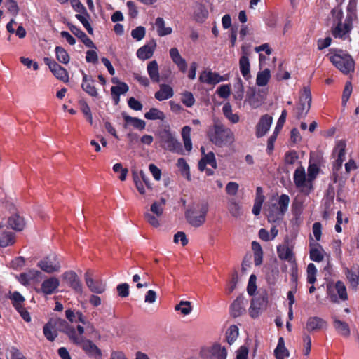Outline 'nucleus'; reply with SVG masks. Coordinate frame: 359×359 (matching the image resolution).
<instances>
[{"label": "nucleus", "mask_w": 359, "mask_h": 359, "mask_svg": "<svg viewBox=\"0 0 359 359\" xmlns=\"http://www.w3.org/2000/svg\"><path fill=\"white\" fill-rule=\"evenodd\" d=\"M206 135L209 141L218 147L227 146L234 141L232 130L218 119H214L213 124L208 126Z\"/></svg>", "instance_id": "1"}, {"label": "nucleus", "mask_w": 359, "mask_h": 359, "mask_svg": "<svg viewBox=\"0 0 359 359\" xmlns=\"http://www.w3.org/2000/svg\"><path fill=\"white\" fill-rule=\"evenodd\" d=\"M332 65L345 75L353 73L355 71V61L347 52L337 48L330 49L327 55Z\"/></svg>", "instance_id": "2"}, {"label": "nucleus", "mask_w": 359, "mask_h": 359, "mask_svg": "<svg viewBox=\"0 0 359 359\" xmlns=\"http://www.w3.org/2000/svg\"><path fill=\"white\" fill-rule=\"evenodd\" d=\"M344 13L341 9H339L336 15L335 18L338 20L337 25L331 27V34L334 38L346 39L349 37V34L353 29V22L358 18L357 13H347L344 22L342 23Z\"/></svg>", "instance_id": "3"}, {"label": "nucleus", "mask_w": 359, "mask_h": 359, "mask_svg": "<svg viewBox=\"0 0 359 359\" xmlns=\"http://www.w3.org/2000/svg\"><path fill=\"white\" fill-rule=\"evenodd\" d=\"M208 205L206 203H198L189 207L185 212L187 222L194 227L202 226L206 220Z\"/></svg>", "instance_id": "4"}, {"label": "nucleus", "mask_w": 359, "mask_h": 359, "mask_svg": "<svg viewBox=\"0 0 359 359\" xmlns=\"http://www.w3.org/2000/svg\"><path fill=\"white\" fill-rule=\"evenodd\" d=\"M161 146L165 150L178 154H184L182 144L170 130L165 129L160 134Z\"/></svg>", "instance_id": "5"}, {"label": "nucleus", "mask_w": 359, "mask_h": 359, "mask_svg": "<svg viewBox=\"0 0 359 359\" xmlns=\"http://www.w3.org/2000/svg\"><path fill=\"white\" fill-rule=\"evenodd\" d=\"M311 100L310 88L309 87H304L299 97V102L294 109L297 119L299 120L306 116L311 107Z\"/></svg>", "instance_id": "6"}, {"label": "nucleus", "mask_w": 359, "mask_h": 359, "mask_svg": "<svg viewBox=\"0 0 359 359\" xmlns=\"http://www.w3.org/2000/svg\"><path fill=\"white\" fill-rule=\"evenodd\" d=\"M72 342L79 346L89 358L94 359L102 358L101 350L91 340L77 336Z\"/></svg>", "instance_id": "7"}, {"label": "nucleus", "mask_w": 359, "mask_h": 359, "mask_svg": "<svg viewBox=\"0 0 359 359\" xmlns=\"http://www.w3.org/2000/svg\"><path fill=\"white\" fill-rule=\"evenodd\" d=\"M327 293L332 303H339V299L342 301L348 299L346 287L341 280H337L334 285L327 284Z\"/></svg>", "instance_id": "8"}, {"label": "nucleus", "mask_w": 359, "mask_h": 359, "mask_svg": "<svg viewBox=\"0 0 359 359\" xmlns=\"http://www.w3.org/2000/svg\"><path fill=\"white\" fill-rule=\"evenodd\" d=\"M37 266L44 272L53 273L60 270L61 264L59 257L55 254H50L38 262Z\"/></svg>", "instance_id": "9"}, {"label": "nucleus", "mask_w": 359, "mask_h": 359, "mask_svg": "<svg viewBox=\"0 0 359 359\" xmlns=\"http://www.w3.org/2000/svg\"><path fill=\"white\" fill-rule=\"evenodd\" d=\"M200 355L204 359H226L227 351L220 344H215L210 347L202 348Z\"/></svg>", "instance_id": "10"}, {"label": "nucleus", "mask_w": 359, "mask_h": 359, "mask_svg": "<svg viewBox=\"0 0 359 359\" xmlns=\"http://www.w3.org/2000/svg\"><path fill=\"white\" fill-rule=\"evenodd\" d=\"M49 322L52 323L51 325L56 332L59 331L66 334L72 341L77 337L75 328L65 319L52 318L49 320Z\"/></svg>", "instance_id": "11"}, {"label": "nucleus", "mask_w": 359, "mask_h": 359, "mask_svg": "<svg viewBox=\"0 0 359 359\" xmlns=\"http://www.w3.org/2000/svg\"><path fill=\"white\" fill-rule=\"evenodd\" d=\"M267 304L268 294L266 292L259 294V296L252 298L249 309L250 316L253 318L258 317L260 311L266 308Z\"/></svg>", "instance_id": "12"}, {"label": "nucleus", "mask_w": 359, "mask_h": 359, "mask_svg": "<svg viewBox=\"0 0 359 359\" xmlns=\"http://www.w3.org/2000/svg\"><path fill=\"white\" fill-rule=\"evenodd\" d=\"M294 182L301 192L308 194L312 189L311 182L306 180V173L303 167L297 168L294 173Z\"/></svg>", "instance_id": "13"}, {"label": "nucleus", "mask_w": 359, "mask_h": 359, "mask_svg": "<svg viewBox=\"0 0 359 359\" xmlns=\"http://www.w3.org/2000/svg\"><path fill=\"white\" fill-rule=\"evenodd\" d=\"M44 62L48 66L50 70L52 72L53 75L58 79L67 82L69 80V74L66 69L60 66L55 60L49 58L44 57Z\"/></svg>", "instance_id": "14"}, {"label": "nucleus", "mask_w": 359, "mask_h": 359, "mask_svg": "<svg viewBox=\"0 0 359 359\" xmlns=\"http://www.w3.org/2000/svg\"><path fill=\"white\" fill-rule=\"evenodd\" d=\"M63 280L66 281L69 287H70L75 292L81 294L83 292L82 283L77 276L73 271H68L63 273Z\"/></svg>", "instance_id": "15"}, {"label": "nucleus", "mask_w": 359, "mask_h": 359, "mask_svg": "<svg viewBox=\"0 0 359 359\" xmlns=\"http://www.w3.org/2000/svg\"><path fill=\"white\" fill-rule=\"evenodd\" d=\"M273 122V117L269 114H264L259 118L256 126V137L259 138L265 135L269 130Z\"/></svg>", "instance_id": "16"}, {"label": "nucleus", "mask_w": 359, "mask_h": 359, "mask_svg": "<svg viewBox=\"0 0 359 359\" xmlns=\"http://www.w3.org/2000/svg\"><path fill=\"white\" fill-rule=\"evenodd\" d=\"M84 278L86 285L92 292L102 294L105 291V285L101 280H94L90 271L85 273Z\"/></svg>", "instance_id": "17"}, {"label": "nucleus", "mask_w": 359, "mask_h": 359, "mask_svg": "<svg viewBox=\"0 0 359 359\" xmlns=\"http://www.w3.org/2000/svg\"><path fill=\"white\" fill-rule=\"evenodd\" d=\"M201 152L202 158L198 162V170L201 172L204 171L207 164L210 165L212 168L216 169L217 168V164L215 154L212 151L205 154V148L203 147H201Z\"/></svg>", "instance_id": "18"}, {"label": "nucleus", "mask_w": 359, "mask_h": 359, "mask_svg": "<svg viewBox=\"0 0 359 359\" xmlns=\"http://www.w3.org/2000/svg\"><path fill=\"white\" fill-rule=\"evenodd\" d=\"M82 83L81 88L90 96L97 97L98 93L97 88L94 86L95 80L90 76H88L83 71H82Z\"/></svg>", "instance_id": "19"}, {"label": "nucleus", "mask_w": 359, "mask_h": 359, "mask_svg": "<svg viewBox=\"0 0 359 359\" xmlns=\"http://www.w3.org/2000/svg\"><path fill=\"white\" fill-rule=\"evenodd\" d=\"M327 327V323L318 316L309 317L306 323V330L308 332H316Z\"/></svg>", "instance_id": "20"}, {"label": "nucleus", "mask_w": 359, "mask_h": 359, "mask_svg": "<svg viewBox=\"0 0 359 359\" xmlns=\"http://www.w3.org/2000/svg\"><path fill=\"white\" fill-rule=\"evenodd\" d=\"M344 274L352 290H356L359 285V269L358 267H353L344 269Z\"/></svg>", "instance_id": "21"}, {"label": "nucleus", "mask_w": 359, "mask_h": 359, "mask_svg": "<svg viewBox=\"0 0 359 359\" xmlns=\"http://www.w3.org/2000/svg\"><path fill=\"white\" fill-rule=\"evenodd\" d=\"M324 253L325 251L320 244L313 241L309 243V257L311 260L316 262H322L324 259Z\"/></svg>", "instance_id": "22"}, {"label": "nucleus", "mask_w": 359, "mask_h": 359, "mask_svg": "<svg viewBox=\"0 0 359 359\" xmlns=\"http://www.w3.org/2000/svg\"><path fill=\"white\" fill-rule=\"evenodd\" d=\"M156 46V41L154 39L151 40L149 43L144 45L137 50V57L142 60L151 58L153 56Z\"/></svg>", "instance_id": "23"}, {"label": "nucleus", "mask_w": 359, "mask_h": 359, "mask_svg": "<svg viewBox=\"0 0 359 359\" xmlns=\"http://www.w3.org/2000/svg\"><path fill=\"white\" fill-rule=\"evenodd\" d=\"M67 26L71 32L76 37H78L86 46L88 48H96L93 41L88 38L85 32H83L79 27L72 25L70 22L67 23Z\"/></svg>", "instance_id": "24"}, {"label": "nucleus", "mask_w": 359, "mask_h": 359, "mask_svg": "<svg viewBox=\"0 0 359 359\" xmlns=\"http://www.w3.org/2000/svg\"><path fill=\"white\" fill-rule=\"evenodd\" d=\"M59 285V280L55 277H50L42 283L41 291L45 294H52L57 291Z\"/></svg>", "instance_id": "25"}, {"label": "nucleus", "mask_w": 359, "mask_h": 359, "mask_svg": "<svg viewBox=\"0 0 359 359\" xmlns=\"http://www.w3.org/2000/svg\"><path fill=\"white\" fill-rule=\"evenodd\" d=\"M122 118L125 121L124 128L132 126L134 128L142 130L145 128L146 123L144 121L136 117L129 116L126 112L121 113Z\"/></svg>", "instance_id": "26"}, {"label": "nucleus", "mask_w": 359, "mask_h": 359, "mask_svg": "<svg viewBox=\"0 0 359 359\" xmlns=\"http://www.w3.org/2000/svg\"><path fill=\"white\" fill-rule=\"evenodd\" d=\"M208 11L204 4L197 3L195 5L194 19L196 22L203 23L208 18Z\"/></svg>", "instance_id": "27"}, {"label": "nucleus", "mask_w": 359, "mask_h": 359, "mask_svg": "<svg viewBox=\"0 0 359 359\" xmlns=\"http://www.w3.org/2000/svg\"><path fill=\"white\" fill-rule=\"evenodd\" d=\"M245 299L243 295H239L231 305V314L234 318L241 316L245 312Z\"/></svg>", "instance_id": "28"}, {"label": "nucleus", "mask_w": 359, "mask_h": 359, "mask_svg": "<svg viewBox=\"0 0 359 359\" xmlns=\"http://www.w3.org/2000/svg\"><path fill=\"white\" fill-rule=\"evenodd\" d=\"M174 95L172 88L168 84H161L160 89L154 94V97L158 101L170 99Z\"/></svg>", "instance_id": "29"}, {"label": "nucleus", "mask_w": 359, "mask_h": 359, "mask_svg": "<svg viewBox=\"0 0 359 359\" xmlns=\"http://www.w3.org/2000/svg\"><path fill=\"white\" fill-rule=\"evenodd\" d=\"M147 71L149 79L153 83H159L161 81L158 65L156 60L150 61L147 64Z\"/></svg>", "instance_id": "30"}, {"label": "nucleus", "mask_w": 359, "mask_h": 359, "mask_svg": "<svg viewBox=\"0 0 359 359\" xmlns=\"http://www.w3.org/2000/svg\"><path fill=\"white\" fill-rule=\"evenodd\" d=\"M15 243V236L11 231L1 229L0 230V247L6 248Z\"/></svg>", "instance_id": "31"}, {"label": "nucleus", "mask_w": 359, "mask_h": 359, "mask_svg": "<svg viewBox=\"0 0 359 359\" xmlns=\"http://www.w3.org/2000/svg\"><path fill=\"white\" fill-rule=\"evenodd\" d=\"M9 299L11 300L13 306L18 311L21 317H22V295L19 292H9Z\"/></svg>", "instance_id": "32"}, {"label": "nucleus", "mask_w": 359, "mask_h": 359, "mask_svg": "<svg viewBox=\"0 0 359 359\" xmlns=\"http://www.w3.org/2000/svg\"><path fill=\"white\" fill-rule=\"evenodd\" d=\"M239 68L242 76L245 80H248L251 78L249 57L241 56L239 59Z\"/></svg>", "instance_id": "33"}, {"label": "nucleus", "mask_w": 359, "mask_h": 359, "mask_svg": "<svg viewBox=\"0 0 359 359\" xmlns=\"http://www.w3.org/2000/svg\"><path fill=\"white\" fill-rule=\"evenodd\" d=\"M155 26L157 33L160 36H165L170 34L172 32V29L170 27L165 26V20L163 18L158 17L155 20Z\"/></svg>", "instance_id": "34"}, {"label": "nucleus", "mask_w": 359, "mask_h": 359, "mask_svg": "<svg viewBox=\"0 0 359 359\" xmlns=\"http://www.w3.org/2000/svg\"><path fill=\"white\" fill-rule=\"evenodd\" d=\"M333 325L339 334L345 337H347L350 335V327L348 323L346 322L334 318Z\"/></svg>", "instance_id": "35"}, {"label": "nucleus", "mask_w": 359, "mask_h": 359, "mask_svg": "<svg viewBox=\"0 0 359 359\" xmlns=\"http://www.w3.org/2000/svg\"><path fill=\"white\" fill-rule=\"evenodd\" d=\"M346 146L345 142L340 140L334 149V151L337 152V158L335 163L338 167H341L345 160Z\"/></svg>", "instance_id": "36"}, {"label": "nucleus", "mask_w": 359, "mask_h": 359, "mask_svg": "<svg viewBox=\"0 0 359 359\" xmlns=\"http://www.w3.org/2000/svg\"><path fill=\"white\" fill-rule=\"evenodd\" d=\"M274 355L276 359H285L289 356V351L285 346V342L283 337L278 339L276 348L274 350Z\"/></svg>", "instance_id": "37"}, {"label": "nucleus", "mask_w": 359, "mask_h": 359, "mask_svg": "<svg viewBox=\"0 0 359 359\" xmlns=\"http://www.w3.org/2000/svg\"><path fill=\"white\" fill-rule=\"evenodd\" d=\"M290 197L288 195L283 194L278 198L277 204H273V208L279 210L280 214H285L288 209L290 203Z\"/></svg>", "instance_id": "38"}, {"label": "nucleus", "mask_w": 359, "mask_h": 359, "mask_svg": "<svg viewBox=\"0 0 359 359\" xmlns=\"http://www.w3.org/2000/svg\"><path fill=\"white\" fill-rule=\"evenodd\" d=\"M227 208L233 217H238L242 215L241 206L239 202L233 198L228 200Z\"/></svg>", "instance_id": "39"}, {"label": "nucleus", "mask_w": 359, "mask_h": 359, "mask_svg": "<svg viewBox=\"0 0 359 359\" xmlns=\"http://www.w3.org/2000/svg\"><path fill=\"white\" fill-rule=\"evenodd\" d=\"M246 101L254 109L261 105V102L256 95V90L253 88H250L246 93Z\"/></svg>", "instance_id": "40"}, {"label": "nucleus", "mask_w": 359, "mask_h": 359, "mask_svg": "<svg viewBox=\"0 0 359 359\" xmlns=\"http://www.w3.org/2000/svg\"><path fill=\"white\" fill-rule=\"evenodd\" d=\"M182 137L184 141L186 151L189 152L192 149V142L191 140V128L185 126L182 129Z\"/></svg>", "instance_id": "41"}, {"label": "nucleus", "mask_w": 359, "mask_h": 359, "mask_svg": "<svg viewBox=\"0 0 359 359\" xmlns=\"http://www.w3.org/2000/svg\"><path fill=\"white\" fill-rule=\"evenodd\" d=\"M271 78V72L269 69H265L262 72H259L257 75L256 83L259 86H266Z\"/></svg>", "instance_id": "42"}, {"label": "nucleus", "mask_w": 359, "mask_h": 359, "mask_svg": "<svg viewBox=\"0 0 359 359\" xmlns=\"http://www.w3.org/2000/svg\"><path fill=\"white\" fill-rule=\"evenodd\" d=\"M177 165L179 168L182 175H183L188 181H191V178L189 165H188L186 160L183 158H179L177 160Z\"/></svg>", "instance_id": "43"}, {"label": "nucleus", "mask_w": 359, "mask_h": 359, "mask_svg": "<svg viewBox=\"0 0 359 359\" xmlns=\"http://www.w3.org/2000/svg\"><path fill=\"white\" fill-rule=\"evenodd\" d=\"M144 118L148 120L163 121L165 116L163 111L157 108H151L148 112L144 114Z\"/></svg>", "instance_id": "44"}, {"label": "nucleus", "mask_w": 359, "mask_h": 359, "mask_svg": "<svg viewBox=\"0 0 359 359\" xmlns=\"http://www.w3.org/2000/svg\"><path fill=\"white\" fill-rule=\"evenodd\" d=\"M51 322L48 321L47 323L45 324L43 328V332L45 337L50 341H53L55 338L57 337V333L54 330L53 327L51 325Z\"/></svg>", "instance_id": "45"}, {"label": "nucleus", "mask_w": 359, "mask_h": 359, "mask_svg": "<svg viewBox=\"0 0 359 359\" xmlns=\"http://www.w3.org/2000/svg\"><path fill=\"white\" fill-rule=\"evenodd\" d=\"M277 252L279 258L282 260H287L290 262L294 258L292 250L289 247H278L277 248Z\"/></svg>", "instance_id": "46"}, {"label": "nucleus", "mask_w": 359, "mask_h": 359, "mask_svg": "<svg viewBox=\"0 0 359 359\" xmlns=\"http://www.w3.org/2000/svg\"><path fill=\"white\" fill-rule=\"evenodd\" d=\"M55 55L57 60L63 64H68L70 60V57L66 50L61 46H56L55 49Z\"/></svg>", "instance_id": "47"}, {"label": "nucleus", "mask_w": 359, "mask_h": 359, "mask_svg": "<svg viewBox=\"0 0 359 359\" xmlns=\"http://www.w3.org/2000/svg\"><path fill=\"white\" fill-rule=\"evenodd\" d=\"M238 337V328L236 325H231L226 332V341L231 345Z\"/></svg>", "instance_id": "48"}, {"label": "nucleus", "mask_w": 359, "mask_h": 359, "mask_svg": "<svg viewBox=\"0 0 359 359\" xmlns=\"http://www.w3.org/2000/svg\"><path fill=\"white\" fill-rule=\"evenodd\" d=\"M284 214L281 213L279 210L273 208V205L269 208L267 217L269 222H277L283 219Z\"/></svg>", "instance_id": "49"}, {"label": "nucleus", "mask_w": 359, "mask_h": 359, "mask_svg": "<svg viewBox=\"0 0 359 359\" xmlns=\"http://www.w3.org/2000/svg\"><path fill=\"white\" fill-rule=\"evenodd\" d=\"M128 86L124 82H119L117 86L111 88L112 96H120L128 91Z\"/></svg>", "instance_id": "50"}, {"label": "nucleus", "mask_w": 359, "mask_h": 359, "mask_svg": "<svg viewBox=\"0 0 359 359\" xmlns=\"http://www.w3.org/2000/svg\"><path fill=\"white\" fill-rule=\"evenodd\" d=\"M75 17L83 25V27L87 30L88 34H90V35H93V29L91 25L90 24V22H89L90 18H88L83 13L76 14Z\"/></svg>", "instance_id": "51"}, {"label": "nucleus", "mask_w": 359, "mask_h": 359, "mask_svg": "<svg viewBox=\"0 0 359 359\" xmlns=\"http://www.w3.org/2000/svg\"><path fill=\"white\" fill-rule=\"evenodd\" d=\"M175 311H180L184 315H189L192 311L191 302L189 301H181L180 304L175 306Z\"/></svg>", "instance_id": "52"}, {"label": "nucleus", "mask_w": 359, "mask_h": 359, "mask_svg": "<svg viewBox=\"0 0 359 359\" xmlns=\"http://www.w3.org/2000/svg\"><path fill=\"white\" fill-rule=\"evenodd\" d=\"M8 224L13 229L16 231L22 230V226L21 224V218L19 215H15L10 217L8 219Z\"/></svg>", "instance_id": "53"}, {"label": "nucleus", "mask_w": 359, "mask_h": 359, "mask_svg": "<svg viewBox=\"0 0 359 359\" xmlns=\"http://www.w3.org/2000/svg\"><path fill=\"white\" fill-rule=\"evenodd\" d=\"M79 105L81 107V110L86 116L87 121L90 123V125L93 124V116L91 113V110L88 103L85 100H80Z\"/></svg>", "instance_id": "54"}, {"label": "nucleus", "mask_w": 359, "mask_h": 359, "mask_svg": "<svg viewBox=\"0 0 359 359\" xmlns=\"http://www.w3.org/2000/svg\"><path fill=\"white\" fill-rule=\"evenodd\" d=\"M307 282L310 284H314L316 281L317 269L314 264L310 263L307 266Z\"/></svg>", "instance_id": "55"}, {"label": "nucleus", "mask_w": 359, "mask_h": 359, "mask_svg": "<svg viewBox=\"0 0 359 359\" xmlns=\"http://www.w3.org/2000/svg\"><path fill=\"white\" fill-rule=\"evenodd\" d=\"M41 273L37 270H29L24 273V285L28 284L31 280H37L41 277Z\"/></svg>", "instance_id": "56"}, {"label": "nucleus", "mask_w": 359, "mask_h": 359, "mask_svg": "<svg viewBox=\"0 0 359 359\" xmlns=\"http://www.w3.org/2000/svg\"><path fill=\"white\" fill-rule=\"evenodd\" d=\"M15 24V21L13 19H11L10 22L6 25V29L10 34L15 33L16 36H18L20 39H22V25H19L18 29L15 30L13 28V25Z\"/></svg>", "instance_id": "57"}, {"label": "nucleus", "mask_w": 359, "mask_h": 359, "mask_svg": "<svg viewBox=\"0 0 359 359\" xmlns=\"http://www.w3.org/2000/svg\"><path fill=\"white\" fill-rule=\"evenodd\" d=\"M233 97L237 100H241L244 95V87L241 78H238L237 83L235 85Z\"/></svg>", "instance_id": "58"}, {"label": "nucleus", "mask_w": 359, "mask_h": 359, "mask_svg": "<svg viewBox=\"0 0 359 359\" xmlns=\"http://www.w3.org/2000/svg\"><path fill=\"white\" fill-rule=\"evenodd\" d=\"M352 83L351 81H346L342 94V104L345 106L352 93Z\"/></svg>", "instance_id": "59"}, {"label": "nucleus", "mask_w": 359, "mask_h": 359, "mask_svg": "<svg viewBox=\"0 0 359 359\" xmlns=\"http://www.w3.org/2000/svg\"><path fill=\"white\" fill-rule=\"evenodd\" d=\"M182 102L187 107H191L195 103V98L191 92L185 91L182 94Z\"/></svg>", "instance_id": "60"}, {"label": "nucleus", "mask_w": 359, "mask_h": 359, "mask_svg": "<svg viewBox=\"0 0 359 359\" xmlns=\"http://www.w3.org/2000/svg\"><path fill=\"white\" fill-rule=\"evenodd\" d=\"M72 6L75 11L79 13L85 14L88 18H90L89 13H88L85 6L81 4L79 0H72Z\"/></svg>", "instance_id": "61"}, {"label": "nucleus", "mask_w": 359, "mask_h": 359, "mask_svg": "<svg viewBox=\"0 0 359 359\" xmlns=\"http://www.w3.org/2000/svg\"><path fill=\"white\" fill-rule=\"evenodd\" d=\"M257 277L255 274H251L247 286V292L250 296H253L257 290L256 285Z\"/></svg>", "instance_id": "62"}, {"label": "nucleus", "mask_w": 359, "mask_h": 359, "mask_svg": "<svg viewBox=\"0 0 359 359\" xmlns=\"http://www.w3.org/2000/svg\"><path fill=\"white\" fill-rule=\"evenodd\" d=\"M146 34V29L142 26H138L131 32V36L137 41L142 40Z\"/></svg>", "instance_id": "63"}, {"label": "nucleus", "mask_w": 359, "mask_h": 359, "mask_svg": "<svg viewBox=\"0 0 359 359\" xmlns=\"http://www.w3.org/2000/svg\"><path fill=\"white\" fill-rule=\"evenodd\" d=\"M239 185L236 182H229L226 185V192L228 195L236 196L238 191Z\"/></svg>", "instance_id": "64"}]
</instances>
